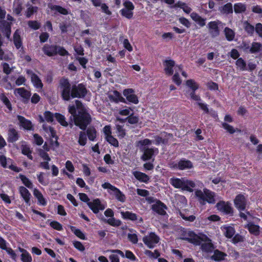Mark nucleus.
<instances>
[{"mask_svg":"<svg viewBox=\"0 0 262 262\" xmlns=\"http://www.w3.org/2000/svg\"><path fill=\"white\" fill-rule=\"evenodd\" d=\"M105 140L107 142L109 143L111 145L114 147H118L119 142L117 139L114 138L112 135L108 137H105Z\"/></svg>","mask_w":262,"mask_h":262,"instance_id":"obj_57","label":"nucleus"},{"mask_svg":"<svg viewBox=\"0 0 262 262\" xmlns=\"http://www.w3.org/2000/svg\"><path fill=\"white\" fill-rule=\"evenodd\" d=\"M42 51L46 55L49 57H52L57 55L61 56H66L69 55L68 51L63 47L55 44L46 43L42 48Z\"/></svg>","mask_w":262,"mask_h":262,"instance_id":"obj_2","label":"nucleus"},{"mask_svg":"<svg viewBox=\"0 0 262 262\" xmlns=\"http://www.w3.org/2000/svg\"><path fill=\"white\" fill-rule=\"evenodd\" d=\"M114 195L115 198L121 203L125 202L126 200V196L125 194L118 188L116 187L115 189L113 191Z\"/></svg>","mask_w":262,"mask_h":262,"instance_id":"obj_38","label":"nucleus"},{"mask_svg":"<svg viewBox=\"0 0 262 262\" xmlns=\"http://www.w3.org/2000/svg\"><path fill=\"white\" fill-rule=\"evenodd\" d=\"M262 50V43L257 42H253L250 49L251 54L256 53Z\"/></svg>","mask_w":262,"mask_h":262,"instance_id":"obj_46","label":"nucleus"},{"mask_svg":"<svg viewBox=\"0 0 262 262\" xmlns=\"http://www.w3.org/2000/svg\"><path fill=\"white\" fill-rule=\"evenodd\" d=\"M13 42L17 49L22 47L23 42L18 30H16L13 34Z\"/></svg>","mask_w":262,"mask_h":262,"instance_id":"obj_34","label":"nucleus"},{"mask_svg":"<svg viewBox=\"0 0 262 262\" xmlns=\"http://www.w3.org/2000/svg\"><path fill=\"white\" fill-rule=\"evenodd\" d=\"M54 116L56 120L63 126L67 127L68 126V123L66 121L65 117L58 113L54 114Z\"/></svg>","mask_w":262,"mask_h":262,"instance_id":"obj_49","label":"nucleus"},{"mask_svg":"<svg viewBox=\"0 0 262 262\" xmlns=\"http://www.w3.org/2000/svg\"><path fill=\"white\" fill-rule=\"evenodd\" d=\"M24 0H14L13 5V12L17 16L21 15L23 9Z\"/></svg>","mask_w":262,"mask_h":262,"instance_id":"obj_23","label":"nucleus"},{"mask_svg":"<svg viewBox=\"0 0 262 262\" xmlns=\"http://www.w3.org/2000/svg\"><path fill=\"white\" fill-rule=\"evenodd\" d=\"M17 117L20 125L23 128L27 130H34L33 125L30 120L27 119L24 116L20 115H18Z\"/></svg>","mask_w":262,"mask_h":262,"instance_id":"obj_18","label":"nucleus"},{"mask_svg":"<svg viewBox=\"0 0 262 262\" xmlns=\"http://www.w3.org/2000/svg\"><path fill=\"white\" fill-rule=\"evenodd\" d=\"M123 4L124 8L120 10L121 15L128 19L132 18L134 15L133 10L135 9L134 5L129 0H124Z\"/></svg>","mask_w":262,"mask_h":262,"instance_id":"obj_7","label":"nucleus"},{"mask_svg":"<svg viewBox=\"0 0 262 262\" xmlns=\"http://www.w3.org/2000/svg\"><path fill=\"white\" fill-rule=\"evenodd\" d=\"M8 136L7 141L9 143L15 142L19 138L18 132L14 128L9 129Z\"/></svg>","mask_w":262,"mask_h":262,"instance_id":"obj_25","label":"nucleus"},{"mask_svg":"<svg viewBox=\"0 0 262 262\" xmlns=\"http://www.w3.org/2000/svg\"><path fill=\"white\" fill-rule=\"evenodd\" d=\"M133 174L135 178L140 182L147 184L150 180V178L147 174L141 171H133Z\"/></svg>","mask_w":262,"mask_h":262,"instance_id":"obj_24","label":"nucleus"},{"mask_svg":"<svg viewBox=\"0 0 262 262\" xmlns=\"http://www.w3.org/2000/svg\"><path fill=\"white\" fill-rule=\"evenodd\" d=\"M244 29L249 35H252L255 31V27L246 21L244 23Z\"/></svg>","mask_w":262,"mask_h":262,"instance_id":"obj_54","label":"nucleus"},{"mask_svg":"<svg viewBox=\"0 0 262 262\" xmlns=\"http://www.w3.org/2000/svg\"><path fill=\"white\" fill-rule=\"evenodd\" d=\"M159 240V237L155 232H150L143 238V243L149 249L154 248Z\"/></svg>","mask_w":262,"mask_h":262,"instance_id":"obj_9","label":"nucleus"},{"mask_svg":"<svg viewBox=\"0 0 262 262\" xmlns=\"http://www.w3.org/2000/svg\"><path fill=\"white\" fill-rule=\"evenodd\" d=\"M175 166L179 170H184L192 168L193 164L190 160L183 158L176 164Z\"/></svg>","mask_w":262,"mask_h":262,"instance_id":"obj_21","label":"nucleus"},{"mask_svg":"<svg viewBox=\"0 0 262 262\" xmlns=\"http://www.w3.org/2000/svg\"><path fill=\"white\" fill-rule=\"evenodd\" d=\"M175 65V62L172 59H166L163 61L164 66V71L166 75L171 76L173 74V67Z\"/></svg>","mask_w":262,"mask_h":262,"instance_id":"obj_20","label":"nucleus"},{"mask_svg":"<svg viewBox=\"0 0 262 262\" xmlns=\"http://www.w3.org/2000/svg\"><path fill=\"white\" fill-rule=\"evenodd\" d=\"M26 73L30 75L31 80L34 86L36 89H41L43 88V83L38 76L31 70H27Z\"/></svg>","mask_w":262,"mask_h":262,"instance_id":"obj_15","label":"nucleus"},{"mask_svg":"<svg viewBox=\"0 0 262 262\" xmlns=\"http://www.w3.org/2000/svg\"><path fill=\"white\" fill-rule=\"evenodd\" d=\"M49 7L51 10H55L61 14L66 15L69 14L68 9L59 5H51Z\"/></svg>","mask_w":262,"mask_h":262,"instance_id":"obj_37","label":"nucleus"},{"mask_svg":"<svg viewBox=\"0 0 262 262\" xmlns=\"http://www.w3.org/2000/svg\"><path fill=\"white\" fill-rule=\"evenodd\" d=\"M234 203L235 207L239 211H244L246 209V199L243 194H239L237 195L234 200Z\"/></svg>","mask_w":262,"mask_h":262,"instance_id":"obj_16","label":"nucleus"},{"mask_svg":"<svg viewBox=\"0 0 262 262\" xmlns=\"http://www.w3.org/2000/svg\"><path fill=\"white\" fill-rule=\"evenodd\" d=\"M114 95H110L109 98L111 101H113L116 103H118L120 101L122 102H125V99L123 98L121 94L117 91H114L113 92Z\"/></svg>","mask_w":262,"mask_h":262,"instance_id":"obj_36","label":"nucleus"},{"mask_svg":"<svg viewBox=\"0 0 262 262\" xmlns=\"http://www.w3.org/2000/svg\"><path fill=\"white\" fill-rule=\"evenodd\" d=\"M180 239L187 241L195 246H200L201 244V238L193 231L183 230Z\"/></svg>","mask_w":262,"mask_h":262,"instance_id":"obj_6","label":"nucleus"},{"mask_svg":"<svg viewBox=\"0 0 262 262\" xmlns=\"http://www.w3.org/2000/svg\"><path fill=\"white\" fill-rule=\"evenodd\" d=\"M20 259L22 262H32V256L28 252L26 253H21Z\"/></svg>","mask_w":262,"mask_h":262,"instance_id":"obj_59","label":"nucleus"},{"mask_svg":"<svg viewBox=\"0 0 262 262\" xmlns=\"http://www.w3.org/2000/svg\"><path fill=\"white\" fill-rule=\"evenodd\" d=\"M234 11L236 14L244 13L246 11V6L242 3H237L234 5Z\"/></svg>","mask_w":262,"mask_h":262,"instance_id":"obj_43","label":"nucleus"},{"mask_svg":"<svg viewBox=\"0 0 262 262\" xmlns=\"http://www.w3.org/2000/svg\"><path fill=\"white\" fill-rule=\"evenodd\" d=\"M88 206L95 214L98 213L100 210H103L105 208V206L101 203L99 199H95L92 202H88Z\"/></svg>","mask_w":262,"mask_h":262,"instance_id":"obj_14","label":"nucleus"},{"mask_svg":"<svg viewBox=\"0 0 262 262\" xmlns=\"http://www.w3.org/2000/svg\"><path fill=\"white\" fill-rule=\"evenodd\" d=\"M186 85L193 91H196L199 88V84L192 79L186 80Z\"/></svg>","mask_w":262,"mask_h":262,"instance_id":"obj_51","label":"nucleus"},{"mask_svg":"<svg viewBox=\"0 0 262 262\" xmlns=\"http://www.w3.org/2000/svg\"><path fill=\"white\" fill-rule=\"evenodd\" d=\"M19 178L21 180L23 184L29 189L33 188V185L32 182L25 175L20 173Z\"/></svg>","mask_w":262,"mask_h":262,"instance_id":"obj_41","label":"nucleus"},{"mask_svg":"<svg viewBox=\"0 0 262 262\" xmlns=\"http://www.w3.org/2000/svg\"><path fill=\"white\" fill-rule=\"evenodd\" d=\"M0 100L5 105L9 111L11 112L12 111L11 103L4 93H2L0 94Z\"/></svg>","mask_w":262,"mask_h":262,"instance_id":"obj_45","label":"nucleus"},{"mask_svg":"<svg viewBox=\"0 0 262 262\" xmlns=\"http://www.w3.org/2000/svg\"><path fill=\"white\" fill-rule=\"evenodd\" d=\"M28 25L30 28L34 30H37L40 27V23L37 20H29L28 22Z\"/></svg>","mask_w":262,"mask_h":262,"instance_id":"obj_58","label":"nucleus"},{"mask_svg":"<svg viewBox=\"0 0 262 262\" xmlns=\"http://www.w3.org/2000/svg\"><path fill=\"white\" fill-rule=\"evenodd\" d=\"M68 110L71 114L69 117L71 127H72L74 123L81 130H86L92 122V118L82 102L76 100L75 104L69 105Z\"/></svg>","mask_w":262,"mask_h":262,"instance_id":"obj_1","label":"nucleus"},{"mask_svg":"<svg viewBox=\"0 0 262 262\" xmlns=\"http://www.w3.org/2000/svg\"><path fill=\"white\" fill-rule=\"evenodd\" d=\"M200 245L202 250L206 252H211L214 249V246L211 242L203 243Z\"/></svg>","mask_w":262,"mask_h":262,"instance_id":"obj_52","label":"nucleus"},{"mask_svg":"<svg viewBox=\"0 0 262 262\" xmlns=\"http://www.w3.org/2000/svg\"><path fill=\"white\" fill-rule=\"evenodd\" d=\"M195 195L199 202L205 205L206 203L214 204L215 203L214 192L210 190L204 188L203 191L198 189L195 191Z\"/></svg>","mask_w":262,"mask_h":262,"instance_id":"obj_3","label":"nucleus"},{"mask_svg":"<svg viewBox=\"0 0 262 262\" xmlns=\"http://www.w3.org/2000/svg\"><path fill=\"white\" fill-rule=\"evenodd\" d=\"M235 64L237 66V68L241 71H244L247 70L246 62L241 57L238 58L236 60Z\"/></svg>","mask_w":262,"mask_h":262,"instance_id":"obj_50","label":"nucleus"},{"mask_svg":"<svg viewBox=\"0 0 262 262\" xmlns=\"http://www.w3.org/2000/svg\"><path fill=\"white\" fill-rule=\"evenodd\" d=\"M86 135L88 139L91 141H94L97 137V130L94 126H91L87 128Z\"/></svg>","mask_w":262,"mask_h":262,"instance_id":"obj_35","label":"nucleus"},{"mask_svg":"<svg viewBox=\"0 0 262 262\" xmlns=\"http://www.w3.org/2000/svg\"><path fill=\"white\" fill-rule=\"evenodd\" d=\"M152 211L160 215H165L167 209L166 205L159 200H156V203L151 205Z\"/></svg>","mask_w":262,"mask_h":262,"instance_id":"obj_10","label":"nucleus"},{"mask_svg":"<svg viewBox=\"0 0 262 262\" xmlns=\"http://www.w3.org/2000/svg\"><path fill=\"white\" fill-rule=\"evenodd\" d=\"M154 155V149L152 148H144L143 154L141 156V159L143 161L150 160Z\"/></svg>","mask_w":262,"mask_h":262,"instance_id":"obj_32","label":"nucleus"},{"mask_svg":"<svg viewBox=\"0 0 262 262\" xmlns=\"http://www.w3.org/2000/svg\"><path fill=\"white\" fill-rule=\"evenodd\" d=\"M20 196L23 198L26 204H30L31 194L29 190L24 186H20L18 188Z\"/></svg>","mask_w":262,"mask_h":262,"instance_id":"obj_26","label":"nucleus"},{"mask_svg":"<svg viewBox=\"0 0 262 262\" xmlns=\"http://www.w3.org/2000/svg\"><path fill=\"white\" fill-rule=\"evenodd\" d=\"M27 6L28 7L25 14L27 18L31 17V16L36 13L38 10V7L30 5L29 3L27 4Z\"/></svg>","mask_w":262,"mask_h":262,"instance_id":"obj_40","label":"nucleus"},{"mask_svg":"<svg viewBox=\"0 0 262 262\" xmlns=\"http://www.w3.org/2000/svg\"><path fill=\"white\" fill-rule=\"evenodd\" d=\"M50 226L55 230L61 231L63 230L62 225L58 222L53 221L51 222Z\"/></svg>","mask_w":262,"mask_h":262,"instance_id":"obj_61","label":"nucleus"},{"mask_svg":"<svg viewBox=\"0 0 262 262\" xmlns=\"http://www.w3.org/2000/svg\"><path fill=\"white\" fill-rule=\"evenodd\" d=\"M155 140L152 141V143L155 144L156 145H159L161 143L165 144L167 143L168 140L166 139H163L162 137L160 136H155L154 137Z\"/></svg>","mask_w":262,"mask_h":262,"instance_id":"obj_56","label":"nucleus"},{"mask_svg":"<svg viewBox=\"0 0 262 262\" xmlns=\"http://www.w3.org/2000/svg\"><path fill=\"white\" fill-rule=\"evenodd\" d=\"M244 237L241 234L237 233L232 237V242L234 244H236L239 242L244 241Z\"/></svg>","mask_w":262,"mask_h":262,"instance_id":"obj_64","label":"nucleus"},{"mask_svg":"<svg viewBox=\"0 0 262 262\" xmlns=\"http://www.w3.org/2000/svg\"><path fill=\"white\" fill-rule=\"evenodd\" d=\"M216 207L219 210L225 214L233 215V209L229 202L220 201L216 204Z\"/></svg>","mask_w":262,"mask_h":262,"instance_id":"obj_12","label":"nucleus"},{"mask_svg":"<svg viewBox=\"0 0 262 262\" xmlns=\"http://www.w3.org/2000/svg\"><path fill=\"white\" fill-rule=\"evenodd\" d=\"M112 252L115 253L119 254L121 257L126 258L132 260V261H135L137 259V258L136 256L134 255V254L130 250H126L125 251V254L124 255V253L118 249L116 250H112Z\"/></svg>","mask_w":262,"mask_h":262,"instance_id":"obj_28","label":"nucleus"},{"mask_svg":"<svg viewBox=\"0 0 262 262\" xmlns=\"http://www.w3.org/2000/svg\"><path fill=\"white\" fill-rule=\"evenodd\" d=\"M224 33L226 39L228 41H232L235 37L234 32L230 28L226 27L224 29Z\"/></svg>","mask_w":262,"mask_h":262,"instance_id":"obj_47","label":"nucleus"},{"mask_svg":"<svg viewBox=\"0 0 262 262\" xmlns=\"http://www.w3.org/2000/svg\"><path fill=\"white\" fill-rule=\"evenodd\" d=\"M134 93V91L133 89H127L123 91V94L126 97L128 101L137 104L139 102L138 98Z\"/></svg>","mask_w":262,"mask_h":262,"instance_id":"obj_17","label":"nucleus"},{"mask_svg":"<svg viewBox=\"0 0 262 262\" xmlns=\"http://www.w3.org/2000/svg\"><path fill=\"white\" fill-rule=\"evenodd\" d=\"M219 11L222 14L228 15L233 13V6L231 3H228L219 8Z\"/></svg>","mask_w":262,"mask_h":262,"instance_id":"obj_29","label":"nucleus"},{"mask_svg":"<svg viewBox=\"0 0 262 262\" xmlns=\"http://www.w3.org/2000/svg\"><path fill=\"white\" fill-rule=\"evenodd\" d=\"M224 235L228 238H231L235 234V230L233 227L226 226L224 227Z\"/></svg>","mask_w":262,"mask_h":262,"instance_id":"obj_39","label":"nucleus"},{"mask_svg":"<svg viewBox=\"0 0 262 262\" xmlns=\"http://www.w3.org/2000/svg\"><path fill=\"white\" fill-rule=\"evenodd\" d=\"M33 195L37 199V204L39 205L45 206L47 204V201L43 197L41 192L37 188L33 190Z\"/></svg>","mask_w":262,"mask_h":262,"instance_id":"obj_27","label":"nucleus"},{"mask_svg":"<svg viewBox=\"0 0 262 262\" xmlns=\"http://www.w3.org/2000/svg\"><path fill=\"white\" fill-rule=\"evenodd\" d=\"M3 28L2 32L8 39H10L11 33V24L7 21L4 20L2 24Z\"/></svg>","mask_w":262,"mask_h":262,"instance_id":"obj_31","label":"nucleus"},{"mask_svg":"<svg viewBox=\"0 0 262 262\" xmlns=\"http://www.w3.org/2000/svg\"><path fill=\"white\" fill-rule=\"evenodd\" d=\"M70 229L74 234L80 239L83 240L86 239L85 234L79 229H77L73 226H70Z\"/></svg>","mask_w":262,"mask_h":262,"instance_id":"obj_48","label":"nucleus"},{"mask_svg":"<svg viewBox=\"0 0 262 262\" xmlns=\"http://www.w3.org/2000/svg\"><path fill=\"white\" fill-rule=\"evenodd\" d=\"M72 98H84L87 94L88 91L83 83L77 85L74 84L72 86Z\"/></svg>","mask_w":262,"mask_h":262,"instance_id":"obj_8","label":"nucleus"},{"mask_svg":"<svg viewBox=\"0 0 262 262\" xmlns=\"http://www.w3.org/2000/svg\"><path fill=\"white\" fill-rule=\"evenodd\" d=\"M227 254L224 252L221 251L218 249L214 251L213 254L211 256V259L215 261H221L224 260Z\"/></svg>","mask_w":262,"mask_h":262,"instance_id":"obj_30","label":"nucleus"},{"mask_svg":"<svg viewBox=\"0 0 262 262\" xmlns=\"http://www.w3.org/2000/svg\"><path fill=\"white\" fill-rule=\"evenodd\" d=\"M0 100L5 105L9 111L11 112L12 111L11 103L4 93H2L0 94Z\"/></svg>","mask_w":262,"mask_h":262,"instance_id":"obj_44","label":"nucleus"},{"mask_svg":"<svg viewBox=\"0 0 262 262\" xmlns=\"http://www.w3.org/2000/svg\"><path fill=\"white\" fill-rule=\"evenodd\" d=\"M222 127L230 134H233L235 132V129L234 128V127L229 124L226 122H223L222 123Z\"/></svg>","mask_w":262,"mask_h":262,"instance_id":"obj_62","label":"nucleus"},{"mask_svg":"<svg viewBox=\"0 0 262 262\" xmlns=\"http://www.w3.org/2000/svg\"><path fill=\"white\" fill-rule=\"evenodd\" d=\"M190 16L193 20L196 22L200 27H202L206 25V18H202L196 12H192Z\"/></svg>","mask_w":262,"mask_h":262,"instance_id":"obj_33","label":"nucleus"},{"mask_svg":"<svg viewBox=\"0 0 262 262\" xmlns=\"http://www.w3.org/2000/svg\"><path fill=\"white\" fill-rule=\"evenodd\" d=\"M121 214L124 220L136 222L138 224H141L143 223V220L142 217L132 212L128 211H122L121 212Z\"/></svg>","mask_w":262,"mask_h":262,"instance_id":"obj_11","label":"nucleus"},{"mask_svg":"<svg viewBox=\"0 0 262 262\" xmlns=\"http://www.w3.org/2000/svg\"><path fill=\"white\" fill-rule=\"evenodd\" d=\"M125 120H127L130 124H135L139 122V118L138 116H134V113H132L130 115L127 117L125 119L120 120L122 122H124Z\"/></svg>","mask_w":262,"mask_h":262,"instance_id":"obj_42","label":"nucleus"},{"mask_svg":"<svg viewBox=\"0 0 262 262\" xmlns=\"http://www.w3.org/2000/svg\"><path fill=\"white\" fill-rule=\"evenodd\" d=\"M61 97L64 101H69L72 98V86L68 78H62L59 80Z\"/></svg>","mask_w":262,"mask_h":262,"instance_id":"obj_4","label":"nucleus"},{"mask_svg":"<svg viewBox=\"0 0 262 262\" xmlns=\"http://www.w3.org/2000/svg\"><path fill=\"white\" fill-rule=\"evenodd\" d=\"M170 184L176 188H181L183 190H187L189 192H192V189L191 187L193 188L195 186V184L191 181H183L179 178H171L170 179Z\"/></svg>","mask_w":262,"mask_h":262,"instance_id":"obj_5","label":"nucleus"},{"mask_svg":"<svg viewBox=\"0 0 262 262\" xmlns=\"http://www.w3.org/2000/svg\"><path fill=\"white\" fill-rule=\"evenodd\" d=\"M44 117L46 121L49 123H52L54 120V114L49 111L45 112Z\"/></svg>","mask_w":262,"mask_h":262,"instance_id":"obj_60","label":"nucleus"},{"mask_svg":"<svg viewBox=\"0 0 262 262\" xmlns=\"http://www.w3.org/2000/svg\"><path fill=\"white\" fill-rule=\"evenodd\" d=\"M17 93L23 98V102L25 104H27L31 96V93L30 91L27 90L24 88H19L16 89Z\"/></svg>","mask_w":262,"mask_h":262,"instance_id":"obj_19","label":"nucleus"},{"mask_svg":"<svg viewBox=\"0 0 262 262\" xmlns=\"http://www.w3.org/2000/svg\"><path fill=\"white\" fill-rule=\"evenodd\" d=\"M87 136L84 132H80L78 140V144L81 146H84L86 144Z\"/></svg>","mask_w":262,"mask_h":262,"instance_id":"obj_53","label":"nucleus"},{"mask_svg":"<svg viewBox=\"0 0 262 262\" xmlns=\"http://www.w3.org/2000/svg\"><path fill=\"white\" fill-rule=\"evenodd\" d=\"M104 221L113 227H119L122 223L120 220H117L113 217L107 220L104 219Z\"/></svg>","mask_w":262,"mask_h":262,"instance_id":"obj_55","label":"nucleus"},{"mask_svg":"<svg viewBox=\"0 0 262 262\" xmlns=\"http://www.w3.org/2000/svg\"><path fill=\"white\" fill-rule=\"evenodd\" d=\"M246 228L251 234L258 236L260 234V227L253 222L248 223L246 226Z\"/></svg>","mask_w":262,"mask_h":262,"instance_id":"obj_22","label":"nucleus"},{"mask_svg":"<svg viewBox=\"0 0 262 262\" xmlns=\"http://www.w3.org/2000/svg\"><path fill=\"white\" fill-rule=\"evenodd\" d=\"M208 89L211 91H216L219 89V85L217 83L212 81H209L206 84Z\"/></svg>","mask_w":262,"mask_h":262,"instance_id":"obj_63","label":"nucleus"},{"mask_svg":"<svg viewBox=\"0 0 262 262\" xmlns=\"http://www.w3.org/2000/svg\"><path fill=\"white\" fill-rule=\"evenodd\" d=\"M221 24V21L219 20L211 21L208 24L209 33L212 38H215L220 35L219 25Z\"/></svg>","mask_w":262,"mask_h":262,"instance_id":"obj_13","label":"nucleus"}]
</instances>
